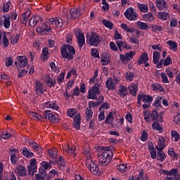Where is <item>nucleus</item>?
Wrapping results in <instances>:
<instances>
[{
	"label": "nucleus",
	"mask_w": 180,
	"mask_h": 180,
	"mask_svg": "<svg viewBox=\"0 0 180 180\" xmlns=\"http://www.w3.org/2000/svg\"><path fill=\"white\" fill-rule=\"evenodd\" d=\"M112 158H113V152L110 150V146L103 148L98 164L103 166L109 165Z\"/></svg>",
	"instance_id": "obj_1"
},
{
	"label": "nucleus",
	"mask_w": 180,
	"mask_h": 180,
	"mask_svg": "<svg viewBox=\"0 0 180 180\" xmlns=\"http://www.w3.org/2000/svg\"><path fill=\"white\" fill-rule=\"evenodd\" d=\"M74 54H75V49H74L72 46L66 44L61 47V55L63 58L72 60V58H74Z\"/></svg>",
	"instance_id": "obj_2"
},
{
	"label": "nucleus",
	"mask_w": 180,
	"mask_h": 180,
	"mask_svg": "<svg viewBox=\"0 0 180 180\" xmlns=\"http://www.w3.org/2000/svg\"><path fill=\"white\" fill-rule=\"evenodd\" d=\"M86 167L89 169L91 174L93 175H98L99 174V167L95 165V162L91 160V154L89 153L86 160Z\"/></svg>",
	"instance_id": "obj_3"
},
{
	"label": "nucleus",
	"mask_w": 180,
	"mask_h": 180,
	"mask_svg": "<svg viewBox=\"0 0 180 180\" xmlns=\"http://www.w3.org/2000/svg\"><path fill=\"white\" fill-rule=\"evenodd\" d=\"M101 41V37L95 32H91V34L87 37L86 39L88 44H89V46H94V47H98Z\"/></svg>",
	"instance_id": "obj_4"
},
{
	"label": "nucleus",
	"mask_w": 180,
	"mask_h": 180,
	"mask_svg": "<svg viewBox=\"0 0 180 180\" xmlns=\"http://www.w3.org/2000/svg\"><path fill=\"white\" fill-rule=\"evenodd\" d=\"M74 33L77 39L78 46L82 49V46L85 44V37L84 36V34H82V31L79 29H76Z\"/></svg>",
	"instance_id": "obj_5"
},
{
	"label": "nucleus",
	"mask_w": 180,
	"mask_h": 180,
	"mask_svg": "<svg viewBox=\"0 0 180 180\" xmlns=\"http://www.w3.org/2000/svg\"><path fill=\"white\" fill-rule=\"evenodd\" d=\"M100 94L101 91H99V87L95 84L90 90H89L87 99H98V95Z\"/></svg>",
	"instance_id": "obj_6"
},
{
	"label": "nucleus",
	"mask_w": 180,
	"mask_h": 180,
	"mask_svg": "<svg viewBox=\"0 0 180 180\" xmlns=\"http://www.w3.org/2000/svg\"><path fill=\"white\" fill-rule=\"evenodd\" d=\"M136 54V52L130 51L129 53H125V55H120V60H121L122 64H127L130 63V60L133 58V56Z\"/></svg>",
	"instance_id": "obj_7"
},
{
	"label": "nucleus",
	"mask_w": 180,
	"mask_h": 180,
	"mask_svg": "<svg viewBox=\"0 0 180 180\" xmlns=\"http://www.w3.org/2000/svg\"><path fill=\"white\" fill-rule=\"evenodd\" d=\"M15 65L18 68H25V65H27V58L26 56H20L17 57V61L15 62Z\"/></svg>",
	"instance_id": "obj_8"
},
{
	"label": "nucleus",
	"mask_w": 180,
	"mask_h": 180,
	"mask_svg": "<svg viewBox=\"0 0 180 180\" xmlns=\"http://www.w3.org/2000/svg\"><path fill=\"white\" fill-rule=\"evenodd\" d=\"M37 160L36 158H32L30 160V167H28V174L29 175H34L36 174V171L37 169Z\"/></svg>",
	"instance_id": "obj_9"
},
{
	"label": "nucleus",
	"mask_w": 180,
	"mask_h": 180,
	"mask_svg": "<svg viewBox=\"0 0 180 180\" xmlns=\"http://www.w3.org/2000/svg\"><path fill=\"white\" fill-rule=\"evenodd\" d=\"M125 18L128 20H136L137 19V14L133 10V8H129L124 12Z\"/></svg>",
	"instance_id": "obj_10"
},
{
	"label": "nucleus",
	"mask_w": 180,
	"mask_h": 180,
	"mask_svg": "<svg viewBox=\"0 0 180 180\" xmlns=\"http://www.w3.org/2000/svg\"><path fill=\"white\" fill-rule=\"evenodd\" d=\"M15 169L19 176H26L27 175V170L25 166H22V165H18Z\"/></svg>",
	"instance_id": "obj_11"
},
{
	"label": "nucleus",
	"mask_w": 180,
	"mask_h": 180,
	"mask_svg": "<svg viewBox=\"0 0 180 180\" xmlns=\"http://www.w3.org/2000/svg\"><path fill=\"white\" fill-rule=\"evenodd\" d=\"M37 32H39L41 34H47L48 32H50V27L46 24L42 23L37 28Z\"/></svg>",
	"instance_id": "obj_12"
},
{
	"label": "nucleus",
	"mask_w": 180,
	"mask_h": 180,
	"mask_svg": "<svg viewBox=\"0 0 180 180\" xmlns=\"http://www.w3.org/2000/svg\"><path fill=\"white\" fill-rule=\"evenodd\" d=\"M43 20H41V18L39 15L37 16H32L30 20H29V25L30 27H34L38 23H40Z\"/></svg>",
	"instance_id": "obj_13"
},
{
	"label": "nucleus",
	"mask_w": 180,
	"mask_h": 180,
	"mask_svg": "<svg viewBox=\"0 0 180 180\" xmlns=\"http://www.w3.org/2000/svg\"><path fill=\"white\" fill-rule=\"evenodd\" d=\"M73 127L76 130L81 129V113H77L74 118Z\"/></svg>",
	"instance_id": "obj_14"
},
{
	"label": "nucleus",
	"mask_w": 180,
	"mask_h": 180,
	"mask_svg": "<svg viewBox=\"0 0 180 180\" xmlns=\"http://www.w3.org/2000/svg\"><path fill=\"white\" fill-rule=\"evenodd\" d=\"M50 23L55 25L56 27H63V19L60 18H51L49 19Z\"/></svg>",
	"instance_id": "obj_15"
},
{
	"label": "nucleus",
	"mask_w": 180,
	"mask_h": 180,
	"mask_svg": "<svg viewBox=\"0 0 180 180\" xmlns=\"http://www.w3.org/2000/svg\"><path fill=\"white\" fill-rule=\"evenodd\" d=\"M30 15H32V11L30 10L27 11L22 15V18L20 19V22L22 25H26L27 23V20H29V18H30Z\"/></svg>",
	"instance_id": "obj_16"
},
{
	"label": "nucleus",
	"mask_w": 180,
	"mask_h": 180,
	"mask_svg": "<svg viewBox=\"0 0 180 180\" xmlns=\"http://www.w3.org/2000/svg\"><path fill=\"white\" fill-rule=\"evenodd\" d=\"M35 91L37 95H42L43 92H44V85L40 82H36Z\"/></svg>",
	"instance_id": "obj_17"
},
{
	"label": "nucleus",
	"mask_w": 180,
	"mask_h": 180,
	"mask_svg": "<svg viewBox=\"0 0 180 180\" xmlns=\"http://www.w3.org/2000/svg\"><path fill=\"white\" fill-rule=\"evenodd\" d=\"M70 12V16L72 19H78V18L81 16V12L77 8H71Z\"/></svg>",
	"instance_id": "obj_18"
},
{
	"label": "nucleus",
	"mask_w": 180,
	"mask_h": 180,
	"mask_svg": "<svg viewBox=\"0 0 180 180\" xmlns=\"http://www.w3.org/2000/svg\"><path fill=\"white\" fill-rule=\"evenodd\" d=\"M138 96L141 99L142 102H144V103H153V97L150 95L139 94Z\"/></svg>",
	"instance_id": "obj_19"
},
{
	"label": "nucleus",
	"mask_w": 180,
	"mask_h": 180,
	"mask_svg": "<svg viewBox=\"0 0 180 180\" xmlns=\"http://www.w3.org/2000/svg\"><path fill=\"white\" fill-rule=\"evenodd\" d=\"M101 61L102 65H108L110 63V55L108 53H103L101 57Z\"/></svg>",
	"instance_id": "obj_20"
},
{
	"label": "nucleus",
	"mask_w": 180,
	"mask_h": 180,
	"mask_svg": "<svg viewBox=\"0 0 180 180\" xmlns=\"http://www.w3.org/2000/svg\"><path fill=\"white\" fill-rule=\"evenodd\" d=\"M58 153V150L56 148H53L52 149L48 150V155L52 160H56L57 158V154Z\"/></svg>",
	"instance_id": "obj_21"
},
{
	"label": "nucleus",
	"mask_w": 180,
	"mask_h": 180,
	"mask_svg": "<svg viewBox=\"0 0 180 180\" xmlns=\"http://www.w3.org/2000/svg\"><path fill=\"white\" fill-rule=\"evenodd\" d=\"M156 6L159 11L167 9V2L165 0H156Z\"/></svg>",
	"instance_id": "obj_22"
},
{
	"label": "nucleus",
	"mask_w": 180,
	"mask_h": 180,
	"mask_svg": "<svg viewBox=\"0 0 180 180\" xmlns=\"http://www.w3.org/2000/svg\"><path fill=\"white\" fill-rule=\"evenodd\" d=\"M146 61H148V54L144 52L141 54L138 60V64L139 65H141V64H143V63H146Z\"/></svg>",
	"instance_id": "obj_23"
},
{
	"label": "nucleus",
	"mask_w": 180,
	"mask_h": 180,
	"mask_svg": "<svg viewBox=\"0 0 180 180\" xmlns=\"http://www.w3.org/2000/svg\"><path fill=\"white\" fill-rule=\"evenodd\" d=\"M119 95L122 98H124V96H127V87L123 86V84L120 85V89H118Z\"/></svg>",
	"instance_id": "obj_24"
},
{
	"label": "nucleus",
	"mask_w": 180,
	"mask_h": 180,
	"mask_svg": "<svg viewBox=\"0 0 180 180\" xmlns=\"http://www.w3.org/2000/svg\"><path fill=\"white\" fill-rule=\"evenodd\" d=\"M3 18H4L3 25L6 29H9L11 27V15H3Z\"/></svg>",
	"instance_id": "obj_25"
},
{
	"label": "nucleus",
	"mask_w": 180,
	"mask_h": 180,
	"mask_svg": "<svg viewBox=\"0 0 180 180\" xmlns=\"http://www.w3.org/2000/svg\"><path fill=\"white\" fill-rule=\"evenodd\" d=\"M46 83L49 88H51L52 86H55L56 84H57V81L56 79H53L50 76L46 77Z\"/></svg>",
	"instance_id": "obj_26"
},
{
	"label": "nucleus",
	"mask_w": 180,
	"mask_h": 180,
	"mask_svg": "<svg viewBox=\"0 0 180 180\" xmlns=\"http://www.w3.org/2000/svg\"><path fill=\"white\" fill-rule=\"evenodd\" d=\"M22 155L24 157H26V158H32V157H34V153L29 151L26 147L22 148Z\"/></svg>",
	"instance_id": "obj_27"
},
{
	"label": "nucleus",
	"mask_w": 180,
	"mask_h": 180,
	"mask_svg": "<svg viewBox=\"0 0 180 180\" xmlns=\"http://www.w3.org/2000/svg\"><path fill=\"white\" fill-rule=\"evenodd\" d=\"M16 153H19V150H18V149H12V150L11 151V163L13 164L14 165H15L16 164Z\"/></svg>",
	"instance_id": "obj_28"
},
{
	"label": "nucleus",
	"mask_w": 180,
	"mask_h": 180,
	"mask_svg": "<svg viewBox=\"0 0 180 180\" xmlns=\"http://www.w3.org/2000/svg\"><path fill=\"white\" fill-rule=\"evenodd\" d=\"M105 86H107L110 91H113L115 89V83H113V79L109 78L105 82Z\"/></svg>",
	"instance_id": "obj_29"
},
{
	"label": "nucleus",
	"mask_w": 180,
	"mask_h": 180,
	"mask_svg": "<svg viewBox=\"0 0 180 180\" xmlns=\"http://www.w3.org/2000/svg\"><path fill=\"white\" fill-rule=\"evenodd\" d=\"M65 93H66V96L68 98H70V96H72V97L79 96V87L75 88L71 94H68V91H67V89L65 91Z\"/></svg>",
	"instance_id": "obj_30"
},
{
	"label": "nucleus",
	"mask_w": 180,
	"mask_h": 180,
	"mask_svg": "<svg viewBox=\"0 0 180 180\" xmlns=\"http://www.w3.org/2000/svg\"><path fill=\"white\" fill-rule=\"evenodd\" d=\"M128 89L131 94V95H132V96H136V95H137V85L133 84L131 86H129L128 87Z\"/></svg>",
	"instance_id": "obj_31"
},
{
	"label": "nucleus",
	"mask_w": 180,
	"mask_h": 180,
	"mask_svg": "<svg viewBox=\"0 0 180 180\" xmlns=\"http://www.w3.org/2000/svg\"><path fill=\"white\" fill-rule=\"evenodd\" d=\"M178 174H179V170L178 168L172 169L170 170V175L174 176L175 179L180 180V175Z\"/></svg>",
	"instance_id": "obj_32"
},
{
	"label": "nucleus",
	"mask_w": 180,
	"mask_h": 180,
	"mask_svg": "<svg viewBox=\"0 0 180 180\" xmlns=\"http://www.w3.org/2000/svg\"><path fill=\"white\" fill-rule=\"evenodd\" d=\"M152 127L153 130H157L158 131H160V133H162L163 131L162 127L160 126V122H158V120H156L153 123Z\"/></svg>",
	"instance_id": "obj_33"
},
{
	"label": "nucleus",
	"mask_w": 180,
	"mask_h": 180,
	"mask_svg": "<svg viewBox=\"0 0 180 180\" xmlns=\"http://www.w3.org/2000/svg\"><path fill=\"white\" fill-rule=\"evenodd\" d=\"M158 18L161 19V20H167V19H169V14L168 13L159 12Z\"/></svg>",
	"instance_id": "obj_34"
},
{
	"label": "nucleus",
	"mask_w": 180,
	"mask_h": 180,
	"mask_svg": "<svg viewBox=\"0 0 180 180\" xmlns=\"http://www.w3.org/2000/svg\"><path fill=\"white\" fill-rule=\"evenodd\" d=\"M41 58L46 61L49 58V48L45 47L42 49V53L41 55Z\"/></svg>",
	"instance_id": "obj_35"
},
{
	"label": "nucleus",
	"mask_w": 180,
	"mask_h": 180,
	"mask_svg": "<svg viewBox=\"0 0 180 180\" xmlns=\"http://www.w3.org/2000/svg\"><path fill=\"white\" fill-rule=\"evenodd\" d=\"M153 63L157 64L161 57V53L157 51L153 52Z\"/></svg>",
	"instance_id": "obj_36"
},
{
	"label": "nucleus",
	"mask_w": 180,
	"mask_h": 180,
	"mask_svg": "<svg viewBox=\"0 0 180 180\" xmlns=\"http://www.w3.org/2000/svg\"><path fill=\"white\" fill-rule=\"evenodd\" d=\"M48 120L49 122H51L52 123H58L60 122V120L58 119V116H56L52 114H49Z\"/></svg>",
	"instance_id": "obj_37"
},
{
	"label": "nucleus",
	"mask_w": 180,
	"mask_h": 180,
	"mask_svg": "<svg viewBox=\"0 0 180 180\" xmlns=\"http://www.w3.org/2000/svg\"><path fill=\"white\" fill-rule=\"evenodd\" d=\"M92 115H94V111L91 108H86V119L87 122H89L92 119Z\"/></svg>",
	"instance_id": "obj_38"
},
{
	"label": "nucleus",
	"mask_w": 180,
	"mask_h": 180,
	"mask_svg": "<svg viewBox=\"0 0 180 180\" xmlns=\"http://www.w3.org/2000/svg\"><path fill=\"white\" fill-rule=\"evenodd\" d=\"M167 44L169 46L170 50H174V51H176V50H178V44L176 42L174 41H168Z\"/></svg>",
	"instance_id": "obj_39"
},
{
	"label": "nucleus",
	"mask_w": 180,
	"mask_h": 180,
	"mask_svg": "<svg viewBox=\"0 0 180 180\" xmlns=\"http://www.w3.org/2000/svg\"><path fill=\"white\" fill-rule=\"evenodd\" d=\"M136 25L139 27V29H141V30H147L148 29V25L146 22L138 21Z\"/></svg>",
	"instance_id": "obj_40"
},
{
	"label": "nucleus",
	"mask_w": 180,
	"mask_h": 180,
	"mask_svg": "<svg viewBox=\"0 0 180 180\" xmlns=\"http://www.w3.org/2000/svg\"><path fill=\"white\" fill-rule=\"evenodd\" d=\"M102 23L103 25H104V26H105V27L110 29V30H112V29H113V23H112L108 20H103Z\"/></svg>",
	"instance_id": "obj_41"
},
{
	"label": "nucleus",
	"mask_w": 180,
	"mask_h": 180,
	"mask_svg": "<svg viewBox=\"0 0 180 180\" xmlns=\"http://www.w3.org/2000/svg\"><path fill=\"white\" fill-rule=\"evenodd\" d=\"M29 115L31 117H33L34 120H41V119H43V117H41L39 113H36L34 112H30Z\"/></svg>",
	"instance_id": "obj_42"
},
{
	"label": "nucleus",
	"mask_w": 180,
	"mask_h": 180,
	"mask_svg": "<svg viewBox=\"0 0 180 180\" xmlns=\"http://www.w3.org/2000/svg\"><path fill=\"white\" fill-rule=\"evenodd\" d=\"M45 106L46 108H51V109H53L54 110H58V105L56 103L49 102L46 103Z\"/></svg>",
	"instance_id": "obj_43"
},
{
	"label": "nucleus",
	"mask_w": 180,
	"mask_h": 180,
	"mask_svg": "<svg viewBox=\"0 0 180 180\" xmlns=\"http://www.w3.org/2000/svg\"><path fill=\"white\" fill-rule=\"evenodd\" d=\"M138 8L143 13L148 12V6L146 4H138Z\"/></svg>",
	"instance_id": "obj_44"
},
{
	"label": "nucleus",
	"mask_w": 180,
	"mask_h": 180,
	"mask_svg": "<svg viewBox=\"0 0 180 180\" xmlns=\"http://www.w3.org/2000/svg\"><path fill=\"white\" fill-rule=\"evenodd\" d=\"M56 162L60 165V168H61V167H65V162H64V158H63V156H60L58 159H56Z\"/></svg>",
	"instance_id": "obj_45"
},
{
	"label": "nucleus",
	"mask_w": 180,
	"mask_h": 180,
	"mask_svg": "<svg viewBox=\"0 0 180 180\" xmlns=\"http://www.w3.org/2000/svg\"><path fill=\"white\" fill-rule=\"evenodd\" d=\"M121 27L122 29H124L125 32H127V33H134V30L132 28L129 29V27H127V24L122 23Z\"/></svg>",
	"instance_id": "obj_46"
},
{
	"label": "nucleus",
	"mask_w": 180,
	"mask_h": 180,
	"mask_svg": "<svg viewBox=\"0 0 180 180\" xmlns=\"http://www.w3.org/2000/svg\"><path fill=\"white\" fill-rule=\"evenodd\" d=\"M143 19H146L148 22H153L154 20V16H153V13H148L143 15Z\"/></svg>",
	"instance_id": "obj_47"
},
{
	"label": "nucleus",
	"mask_w": 180,
	"mask_h": 180,
	"mask_svg": "<svg viewBox=\"0 0 180 180\" xmlns=\"http://www.w3.org/2000/svg\"><path fill=\"white\" fill-rule=\"evenodd\" d=\"M165 158H167V156L164 152H158V160L162 162Z\"/></svg>",
	"instance_id": "obj_48"
},
{
	"label": "nucleus",
	"mask_w": 180,
	"mask_h": 180,
	"mask_svg": "<svg viewBox=\"0 0 180 180\" xmlns=\"http://www.w3.org/2000/svg\"><path fill=\"white\" fill-rule=\"evenodd\" d=\"M11 8V1H8L3 4V12H9Z\"/></svg>",
	"instance_id": "obj_49"
},
{
	"label": "nucleus",
	"mask_w": 180,
	"mask_h": 180,
	"mask_svg": "<svg viewBox=\"0 0 180 180\" xmlns=\"http://www.w3.org/2000/svg\"><path fill=\"white\" fill-rule=\"evenodd\" d=\"M150 119L153 121L157 120V119H158V112H157V111L155 110H153L150 114Z\"/></svg>",
	"instance_id": "obj_50"
},
{
	"label": "nucleus",
	"mask_w": 180,
	"mask_h": 180,
	"mask_svg": "<svg viewBox=\"0 0 180 180\" xmlns=\"http://www.w3.org/2000/svg\"><path fill=\"white\" fill-rule=\"evenodd\" d=\"M67 115L69 117H72L74 115H77V110L75 108L69 109L67 112Z\"/></svg>",
	"instance_id": "obj_51"
},
{
	"label": "nucleus",
	"mask_w": 180,
	"mask_h": 180,
	"mask_svg": "<svg viewBox=\"0 0 180 180\" xmlns=\"http://www.w3.org/2000/svg\"><path fill=\"white\" fill-rule=\"evenodd\" d=\"M125 75H126L125 78L127 81H133V78H134V75L133 74V72H127Z\"/></svg>",
	"instance_id": "obj_52"
},
{
	"label": "nucleus",
	"mask_w": 180,
	"mask_h": 180,
	"mask_svg": "<svg viewBox=\"0 0 180 180\" xmlns=\"http://www.w3.org/2000/svg\"><path fill=\"white\" fill-rule=\"evenodd\" d=\"M158 146L159 147H165V138L163 136L159 138Z\"/></svg>",
	"instance_id": "obj_53"
},
{
	"label": "nucleus",
	"mask_w": 180,
	"mask_h": 180,
	"mask_svg": "<svg viewBox=\"0 0 180 180\" xmlns=\"http://www.w3.org/2000/svg\"><path fill=\"white\" fill-rule=\"evenodd\" d=\"M91 56L92 57H94V58H99V51L96 49H91Z\"/></svg>",
	"instance_id": "obj_54"
},
{
	"label": "nucleus",
	"mask_w": 180,
	"mask_h": 180,
	"mask_svg": "<svg viewBox=\"0 0 180 180\" xmlns=\"http://www.w3.org/2000/svg\"><path fill=\"white\" fill-rule=\"evenodd\" d=\"M161 77L162 82H164L165 84H169V81H168V77L167 76V74L162 72Z\"/></svg>",
	"instance_id": "obj_55"
},
{
	"label": "nucleus",
	"mask_w": 180,
	"mask_h": 180,
	"mask_svg": "<svg viewBox=\"0 0 180 180\" xmlns=\"http://www.w3.org/2000/svg\"><path fill=\"white\" fill-rule=\"evenodd\" d=\"M171 64H172V59H171V57L167 56L164 60V65L167 67V65H171Z\"/></svg>",
	"instance_id": "obj_56"
},
{
	"label": "nucleus",
	"mask_w": 180,
	"mask_h": 180,
	"mask_svg": "<svg viewBox=\"0 0 180 180\" xmlns=\"http://www.w3.org/2000/svg\"><path fill=\"white\" fill-rule=\"evenodd\" d=\"M98 106H99L98 103H96L95 101H89V108L87 109H92V108H98Z\"/></svg>",
	"instance_id": "obj_57"
},
{
	"label": "nucleus",
	"mask_w": 180,
	"mask_h": 180,
	"mask_svg": "<svg viewBox=\"0 0 180 180\" xmlns=\"http://www.w3.org/2000/svg\"><path fill=\"white\" fill-rule=\"evenodd\" d=\"M161 98L160 97L157 98L153 103V106L155 108H160L161 107Z\"/></svg>",
	"instance_id": "obj_58"
},
{
	"label": "nucleus",
	"mask_w": 180,
	"mask_h": 180,
	"mask_svg": "<svg viewBox=\"0 0 180 180\" xmlns=\"http://www.w3.org/2000/svg\"><path fill=\"white\" fill-rule=\"evenodd\" d=\"M113 122V112H110L108 115L105 117V123H110L109 121Z\"/></svg>",
	"instance_id": "obj_59"
},
{
	"label": "nucleus",
	"mask_w": 180,
	"mask_h": 180,
	"mask_svg": "<svg viewBox=\"0 0 180 180\" xmlns=\"http://www.w3.org/2000/svg\"><path fill=\"white\" fill-rule=\"evenodd\" d=\"M126 168H127V164H122L117 167V169L118 171H120V172H124V170L126 169Z\"/></svg>",
	"instance_id": "obj_60"
},
{
	"label": "nucleus",
	"mask_w": 180,
	"mask_h": 180,
	"mask_svg": "<svg viewBox=\"0 0 180 180\" xmlns=\"http://www.w3.org/2000/svg\"><path fill=\"white\" fill-rule=\"evenodd\" d=\"M172 137H174V141L179 140V134L176 131H172Z\"/></svg>",
	"instance_id": "obj_61"
},
{
	"label": "nucleus",
	"mask_w": 180,
	"mask_h": 180,
	"mask_svg": "<svg viewBox=\"0 0 180 180\" xmlns=\"http://www.w3.org/2000/svg\"><path fill=\"white\" fill-rule=\"evenodd\" d=\"M3 43H4V47H8L9 46V41L8 40V38L6 37V34L3 35Z\"/></svg>",
	"instance_id": "obj_62"
},
{
	"label": "nucleus",
	"mask_w": 180,
	"mask_h": 180,
	"mask_svg": "<svg viewBox=\"0 0 180 180\" xmlns=\"http://www.w3.org/2000/svg\"><path fill=\"white\" fill-rule=\"evenodd\" d=\"M10 41H11V44H16V43H18V41H19V34H17L15 37L11 38L10 39Z\"/></svg>",
	"instance_id": "obj_63"
},
{
	"label": "nucleus",
	"mask_w": 180,
	"mask_h": 180,
	"mask_svg": "<svg viewBox=\"0 0 180 180\" xmlns=\"http://www.w3.org/2000/svg\"><path fill=\"white\" fill-rule=\"evenodd\" d=\"M174 122L175 124H180V113L174 117Z\"/></svg>",
	"instance_id": "obj_64"
}]
</instances>
